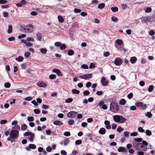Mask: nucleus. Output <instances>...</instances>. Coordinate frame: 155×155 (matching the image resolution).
<instances>
[{
    "mask_svg": "<svg viewBox=\"0 0 155 155\" xmlns=\"http://www.w3.org/2000/svg\"><path fill=\"white\" fill-rule=\"evenodd\" d=\"M135 105L137 107L140 108L143 110L145 109L147 107V105L142 102H136L135 104Z\"/></svg>",
    "mask_w": 155,
    "mask_h": 155,
    "instance_id": "nucleus-6",
    "label": "nucleus"
},
{
    "mask_svg": "<svg viewBox=\"0 0 155 155\" xmlns=\"http://www.w3.org/2000/svg\"><path fill=\"white\" fill-rule=\"evenodd\" d=\"M81 67L82 68L84 69H88V66L85 64L82 65Z\"/></svg>",
    "mask_w": 155,
    "mask_h": 155,
    "instance_id": "nucleus-51",
    "label": "nucleus"
},
{
    "mask_svg": "<svg viewBox=\"0 0 155 155\" xmlns=\"http://www.w3.org/2000/svg\"><path fill=\"white\" fill-rule=\"evenodd\" d=\"M77 114V113L76 112L74 111H71L67 114V116L69 117L74 118L76 117Z\"/></svg>",
    "mask_w": 155,
    "mask_h": 155,
    "instance_id": "nucleus-8",
    "label": "nucleus"
},
{
    "mask_svg": "<svg viewBox=\"0 0 155 155\" xmlns=\"http://www.w3.org/2000/svg\"><path fill=\"white\" fill-rule=\"evenodd\" d=\"M119 109L118 104L114 102H112L110 104V110L114 113H116Z\"/></svg>",
    "mask_w": 155,
    "mask_h": 155,
    "instance_id": "nucleus-3",
    "label": "nucleus"
},
{
    "mask_svg": "<svg viewBox=\"0 0 155 155\" xmlns=\"http://www.w3.org/2000/svg\"><path fill=\"white\" fill-rule=\"evenodd\" d=\"M133 97V94L132 93H130L127 96V97L129 99H131Z\"/></svg>",
    "mask_w": 155,
    "mask_h": 155,
    "instance_id": "nucleus-56",
    "label": "nucleus"
},
{
    "mask_svg": "<svg viewBox=\"0 0 155 155\" xmlns=\"http://www.w3.org/2000/svg\"><path fill=\"white\" fill-rule=\"evenodd\" d=\"M20 30L21 31L24 33H27L26 31V26L25 27H21L20 28Z\"/></svg>",
    "mask_w": 155,
    "mask_h": 155,
    "instance_id": "nucleus-25",
    "label": "nucleus"
},
{
    "mask_svg": "<svg viewBox=\"0 0 155 155\" xmlns=\"http://www.w3.org/2000/svg\"><path fill=\"white\" fill-rule=\"evenodd\" d=\"M26 35L25 34H21V35H19L18 36V38L19 39H21V38L25 37H26Z\"/></svg>",
    "mask_w": 155,
    "mask_h": 155,
    "instance_id": "nucleus-55",
    "label": "nucleus"
},
{
    "mask_svg": "<svg viewBox=\"0 0 155 155\" xmlns=\"http://www.w3.org/2000/svg\"><path fill=\"white\" fill-rule=\"evenodd\" d=\"M34 39L31 37H28L27 38V40H22L21 41L27 47H31L32 46V44L30 42H33Z\"/></svg>",
    "mask_w": 155,
    "mask_h": 155,
    "instance_id": "nucleus-4",
    "label": "nucleus"
},
{
    "mask_svg": "<svg viewBox=\"0 0 155 155\" xmlns=\"http://www.w3.org/2000/svg\"><path fill=\"white\" fill-rule=\"evenodd\" d=\"M125 149L123 147H120L118 149V151L119 152H125Z\"/></svg>",
    "mask_w": 155,
    "mask_h": 155,
    "instance_id": "nucleus-24",
    "label": "nucleus"
},
{
    "mask_svg": "<svg viewBox=\"0 0 155 155\" xmlns=\"http://www.w3.org/2000/svg\"><path fill=\"white\" fill-rule=\"evenodd\" d=\"M139 131L140 132L143 133L144 131V130L141 127H139L138 129Z\"/></svg>",
    "mask_w": 155,
    "mask_h": 155,
    "instance_id": "nucleus-53",
    "label": "nucleus"
},
{
    "mask_svg": "<svg viewBox=\"0 0 155 155\" xmlns=\"http://www.w3.org/2000/svg\"><path fill=\"white\" fill-rule=\"evenodd\" d=\"M153 88L154 86L153 85H151L150 86L148 91L150 92H151L153 91Z\"/></svg>",
    "mask_w": 155,
    "mask_h": 155,
    "instance_id": "nucleus-33",
    "label": "nucleus"
},
{
    "mask_svg": "<svg viewBox=\"0 0 155 155\" xmlns=\"http://www.w3.org/2000/svg\"><path fill=\"white\" fill-rule=\"evenodd\" d=\"M72 92L73 94H78L80 93V91L79 90H78L76 89H72Z\"/></svg>",
    "mask_w": 155,
    "mask_h": 155,
    "instance_id": "nucleus-26",
    "label": "nucleus"
},
{
    "mask_svg": "<svg viewBox=\"0 0 155 155\" xmlns=\"http://www.w3.org/2000/svg\"><path fill=\"white\" fill-rule=\"evenodd\" d=\"M61 43L59 42H56L54 43L55 45L57 47H58L61 46Z\"/></svg>",
    "mask_w": 155,
    "mask_h": 155,
    "instance_id": "nucleus-64",
    "label": "nucleus"
},
{
    "mask_svg": "<svg viewBox=\"0 0 155 155\" xmlns=\"http://www.w3.org/2000/svg\"><path fill=\"white\" fill-rule=\"evenodd\" d=\"M92 76V75L91 74H84L82 75H80L79 77L82 79H88L91 78Z\"/></svg>",
    "mask_w": 155,
    "mask_h": 155,
    "instance_id": "nucleus-7",
    "label": "nucleus"
},
{
    "mask_svg": "<svg viewBox=\"0 0 155 155\" xmlns=\"http://www.w3.org/2000/svg\"><path fill=\"white\" fill-rule=\"evenodd\" d=\"M126 103V100L124 99H122L120 101L119 104L121 105H124Z\"/></svg>",
    "mask_w": 155,
    "mask_h": 155,
    "instance_id": "nucleus-20",
    "label": "nucleus"
},
{
    "mask_svg": "<svg viewBox=\"0 0 155 155\" xmlns=\"http://www.w3.org/2000/svg\"><path fill=\"white\" fill-rule=\"evenodd\" d=\"M121 6L123 10H124L127 8V5L126 4H122Z\"/></svg>",
    "mask_w": 155,
    "mask_h": 155,
    "instance_id": "nucleus-43",
    "label": "nucleus"
},
{
    "mask_svg": "<svg viewBox=\"0 0 155 155\" xmlns=\"http://www.w3.org/2000/svg\"><path fill=\"white\" fill-rule=\"evenodd\" d=\"M105 6V4L103 3H102L101 4H100L98 6V8L99 9H103Z\"/></svg>",
    "mask_w": 155,
    "mask_h": 155,
    "instance_id": "nucleus-28",
    "label": "nucleus"
},
{
    "mask_svg": "<svg viewBox=\"0 0 155 155\" xmlns=\"http://www.w3.org/2000/svg\"><path fill=\"white\" fill-rule=\"evenodd\" d=\"M15 60L18 62H21L23 61L24 58L22 57L19 56L18 57L16 58Z\"/></svg>",
    "mask_w": 155,
    "mask_h": 155,
    "instance_id": "nucleus-17",
    "label": "nucleus"
},
{
    "mask_svg": "<svg viewBox=\"0 0 155 155\" xmlns=\"http://www.w3.org/2000/svg\"><path fill=\"white\" fill-rule=\"evenodd\" d=\"M40 51L42 54H45L46 53L47 50L46 48H41L40 49Z\"/></svg>",
    "mask_w": 155,
    "mask_h": 155,
    "instance_id": "nucleus-18",
    "label": "nucleus"
},
{
    "mask_svg": "<svg viewBox=\"0 0 155 155\" xmlns=\"http://www.w3.org/2000/svg\"><path fill=\"white\" fill-rule=\"evenodd\" d=\"M82 143V141L81 140H78L75 141V144L79 145L81 144Z\"/></svg>",
    "mask_w": 155,
    "mask_h": 155,
    "instance_id": "nucleus-59",
    "label": "nucleus"
},
{
    "mask_svg": "<svg viewBox=\"0 0 155 155\" xmlns=\"http://www.w3.org/2000/svg\"><path fill=\"white\" fill-rule=\"evenodd\" d=\"M53 123L56 125L60 126L63 124V123L61 121L57 120L54 121Z\"/></svg>",
    "mask_w": 155,
    "mask_h": 155,
    "instance_id": "nucleus-15",
    "label": "nucleus"
},
{
    "mask_svg": "<svg viewBox=\"0 0 155 155\" xmlns=\"http://www.w3.org/2000/svg\"><path fill=\"white\" fill-rule=\"evenodd\" d=\"M19 132L18 130H13L10 133V137L12 139H17L18 137Z\"/></svg>",
    "mask_w": 155,
    "mask_h": 155,
    "instance_id": "nucleus-5",
    "label": "nucleus"
},
{
    "mask_svg": "<svg viewBox=\"0 0 155 155\" xmlns=\"http://www.w3.org/2000/svg\"><path fill=\"white\" fill-rule=\"evenodd\" d=\"M133 144L134 147L137 150L145 151L147 149V147L144 146L141 143H138L136 142H133Z\"/></svg>",
    "mask_w": 155,
    "mask_h": 155,
    "instance_id": "nucleus-1",
    "label": "nucleus"
},
{
    "mask_svg": "<svg viewBox=\"0 0 155 155\" xmlns=\"http://www.w3.org/2000/svg\"><path fill=\"white\" fill-rule=\"evenodd\" d=\"M58 19L59 22L62 23L64 22V20L61 16H58Z\"/></svg>",
    "mask_w": 155,
    "mask_h": 155,
    "instance_id": "nucleus-34",
    "label": "nucleus"
},
{
    "mask_svg": "<svg viewBox=\"0 0 155 155\" xmlns=\"http://www.w3.org/2000/svg\"><path fill=\"white\" fill-rule=\"evenodd\" d=\"M117 44L119 45H121L123 43V41L121 39H118L115 41Z\"/></svg>",
    "mask_w": 155,
    "mask_h": 155,
    "instance_id": "nucleus-19",
    "label": "nucleus"
},
{
    "mask_svg": "<svg viewBox=\"0 0 155 155\" xmlns=\"http://www.w3.org/2000/svg\"><path fill=\"white\" fill-rule=\"evenodd\" d=\"M152 10V9L150 7H148L145 10V12L146 13H150Z\"/></svg>",
    "mask_w": 155,
    "mask_h": 155,
    "instance_id": "nucleus-23",
    "label": "nucleus"
},
{
    "mask_svg": "<svg viewBox=\"0 0 155 155\" xmlns=\"http://www.w3.org/2000/svg\"><path fill=\"white\" fill-rule=\"evenodd\" d=\"M46 150L48 152H50L52 151V148L50 146H49L46 148Z\"/></svg>",
    "mask_w": 155,
    "mask_h": 155,
    "instance_id": "nucleus-54",
    "label": "nucleus"
},
{
    "mask_svg": "<svg viewBox=\"0 0 155 155\" xmlns=\"http://www.w3.org/2000/svg\"><path fill=\"white\" fill-rule=\"evenodd\" d=\"M52 71L53 72L56 74L58 76H61L62 75V74L60 70L59 69H54L52 70Z\"/></svg>",
    "mask_w": 155,
    "mask_h": 155,
    "instance_id": "nucleus-11",
    "label": "nucleus"
},
{
    "mask_svg": "<svg viewBox=\"0 0 155 155\" xmlns=\"http://www.w3.org/2000/svg\"><path fill=\"white\" fill-rule=\"evenodd\" d=\"M7 1L5 0H0V3L1 4H5L6 3Z\"/></svg>",
    "mask_w": 155,
    "mask_h": 155,
    "instance_id": "nucleus-60",
    "label": "nucleus"
},
{
    "mask_svg": "<svg viewBox=\"0 0 155 155\" xmlns=\"http://www.w3.org/2000/svg\"><path fill=\"white\" fill-rule=\"evenodd\" d=\"M121 59L120 58H117L114 60V63L116 66H119L122 64Z\"/></svg>",
    "mask_w": 155,
    "mask_h": 155,
    "instance_id": "nucleus-9",
    "label": "nucleus"
},
{
    "mask_svg": "<svg viewBox=\"0 0 155 155\" xmlns=\"http://www.w3.org/2000/svg\"><path fill=\"white\" fill-rule=\"evenodd\" d=\"M106 130L104 128H101L100 129L99 131V134H104L105 133Z\"/></svg>",
    "mask_w": 155,
    "mask_h": 155,
    "instance_id": "nucleus-16",
    "label": "nucleus"
},
{
    "mask_svg": "<svg viewBox=\"0 0 155 155\" xmlns=\"http://www.w3.org/2000/svg\"><path fill=\"white\" fill-rule=\"evenodd\" d=\"M142 139L141 138H139L135 139L133 141V142H136L137 143L138 142L142 141Z\"/></svg>",
    "mask_w": 155,
    "mask_h": 155,
    "instance_id": "nucleus-41",
    "label": "nucleus"
},
{
    "mask_svg": "<svg viewBox=\"0 0 155 155\" xmlns=\"http://www.w3.org/2000/svg\"><path fill=\"white\" fill-rule=\"evenodd\" d=\"M34 134L31 133V134L29 136V140L31 142H32L34 140Z\"/></svg>",
    "mask_w": 155,
    "mask_h": 155,
    "instance_id": "nucleus-21",
    "label": "nucleus"
},
{
    "mask_svg": "<svg viewBox=\"0 0 155 155\" xmlns=\"http://www.w3.org/2000/svg\"><path fill=\"white\" fill-rule=\"evenodd\" d=\"M26 31L27 33L31 32L33 30V27L30 25H27L26 26Z\"/></svg>",
    "mask_w": 155,
    "mask_h": 155,
    "instance_id": "nucleus-12",
    "label": "nucleus"
},
{
    "mask_svg": "<svg viewBox=\"0 0 155 155\" xmlns=\"http://www.w3.org/2000/svg\"><path fill=\"white\" fill-rule=\"evenodd\" d=\"M12 30V26L11 25H9L8 26V33H11Z\"/></svg>",
    "mask_w": 155,
    "mask_h": 155,
    "instance_id": "nucleus-32",
    "label": "nucleus"
},
{
    "mask_svg": "<svg viewBox=\"0 0 155 155\" xmlns=\"http://www.w3.org/2000/svg\"><path fill=\"white\" fill-rule=\"evenodd\" d=\"M111 10L113 12H117L118 10V8L117 7H112Z\"/></svg>",
    "mask_w": 155,
    "mask_h": 155,
    "instance_id": "nucleus-44",
    "label": "nucleus"
},
{
    "mask_svg": "<svg viewBox=\"0 0 155 155\" xmlns=\"http://www.w3.org/2000/svg\"><path fill=\"white\" fill-rule=\"evenodd\" d=\"M155 34V32L153 30L150 31L149 32V34L150 36H153Z\"/></svg>",
    "mask_w": 155,
    "mask_h": 155,
    "instance_id": "nucleus-52",
    "label": "nucleus"
},
{
    "mask_svg": "<svg viewBox=\"0 0 155 155\" xmlns=\"http://www.w3.org/2000/svg\"><path fill=\"white\" fill-rule=\"evenodd\" d=\"M64 135L67 137L69 136L70 135V133L69 132H65L64 133Z\"/></svg>",
    "mask_w": 155,
    "mask_h": 155,
    "instance_id": "nucleus-58",
    "label": "nucleus"
},
{
    "mask_svg": "<svg viewBox=\"0 0 155 155\" xmlns=\"http://www.w3.org/2000/svg\"><path fill=\"white\" fill-rule=\"evenodd\" d=\"M60 46V48L61 50L64 49L66 48V45L65 44H63Z\"/></svg>",
    "mask_w": 155,
    "mask_h": 155,
    "instance_id": "nucleus-48",
    "label": "nucleus"
},
{
    "mask_svg": "<svg viewBox=\"0 0 155 155\" xmlns=\"http://www.w3.org/2000/svg\"><path fill=\"white\" fill-rule=\"evenodd\" d=\"M49 78L51 79H54L56 78V76L54 74H51L49 75Z\"/></svg>",
    "mask_w": 155,
    "mask_h": 155,
    "instance_id": "nucleus-40",
    "label": "nucleus"
},
{
    "mask_svg": "<svg viewBox=\"0 0 155 155\" xmlns=\"http://www.w3.org/2000/svg\"><path fill=\"white\" fill-rule=\"evenodd\" d=\"M7 122V121L5 120H1L0 122V123L1 124H3L6 123Z\"/></svg>",
    "mask_w": 155,
    "mask_h": 155,
    "instance_id": "nucleus-57",
    "label": "nucleus"
},
{
    "mask_svg": "<svg viewBox=\"0 0 155 155\" xmlns=\"http://www.w3.org/2000/svg\"><path fill=\"white\" fill-rule=\"evenodd\" d=\"M31 54L28 51L26 52L24 54V56L26 57H28Z\"/></svg>",
    "mask_w": 155,
    "mask_h": 155,
    "instance_id": "nucleus-50",
    "label": "nucleus"
},
{
    "mask_svg": "<svg viewBox=\"0 0 155 155\" xmlns=\"http://www.w3.org/2000/svg\"><path fill=\"white\" fill-rule=\"evenodd\" d=\"M114 120L118 123H123L127 120V119L123 116L115 115L113 116Z\"/></svg>",
    "mask_w": 155,
    "mask_h": 155,
    "instance_id": "nucleus-2",
    "label": "nucleus"
},
{
    "mask_svg": "<svg viewBox=\"0 0 155 155\" xmlns=\"http://www.w3.org/2000/svg\"><path fill=\"white\" fill-rule=\"evenodd\" d=\"M136 108H137L135 106L133 105V106H131L130 107V111L135 110L136 109Z\"/></svg>",
    "mask_w": 155,
    "mask_h": 155,
    "instance_id": "nucleus-38",
    "label": "nucleus"
},
{
    "mask_svg": "<svg viewBox=\"0 0 155 155\" xmlns=\"http://www.w3.org/2000/svg\"><path fill=\"white\" fill-rule=\"evenodd\" d=\"M27 128V126L25 124L21 126V129L23 130H25Z\"/></svg>",
    "mask_w": 155,
    "mask_h": 155,
    "instance_id": "nucleus-49",
    "label": "nucleus"
},
{
    "mask_svg": "<svg viewBox=\"0 0 155 155\" xmlns=\"http://www.w3.org/2000/svg\"><path fill=\"white\" fill-rule=\"evenodd\" d=\"M103 94V92L102 91H98L96 92V94L98 96H100Z\"/></svg>",
    "mask_w": 155,
    "mask_h": 155,
    "instance_id": "nucleus-62",
    "label": "nucleus"
},
{
    "mask_svg": "<svg viewBox=\"0 0 155 155\" xmlns=\"http://www.w3.org/2000/svg\"><path fill=\"white\" fill-rule=\"evenodd\" d=\"M111 18L112 21L114 22L117 21L118 20V19L115 16H112Z\"/></svg>",
    "mask_w": 155,
    "mask_h": 155,
    "instance_id": "nucleus-47",
    "label": "nucleus"
},
{
    "mask_svg": "<svg viewBox=\"0 0 155 155\" xmlns=\"http://www.w3.org/2000/svg\"><path fill=\"white\" fill-rule=\"evenodd\" d=\"M11 84L9 82L6 83L4 84V86L7 88H8L10 87Z\"/></svg>",
    "mask_w": 155,
    "mask_h": 155,
    "instance_id": "nucleus-37",
    "label": "nucleus"
},
{
    "mask_svg": "<svg viewBox=\"0 0 155 155\" xmlns=\"http://www.w3.org/2000/svg\"><path fill=\"white\" fill-rule=\"evenodd\" d=\"M29 148L32 149H35L36 148V146L34 144H31L29 145Z\"/></svg>",
    "mask_w": 155,
    "mask_h": 155,
    "instance_id": "nucleus-30",
    "label": "nucleus"
},
{
    "mask_svg": "<svg viewBox=\"0 0 155 155\" xmlns=\"http://www.w3.org/2000/svg\"><path fill=\"white\" fill-rule=\"evenodd\" d=\"M152 114L150 112H147L145 115L146 116L148 117L149 118H150L152 117Z\"/></svg>",
    "mask_w": 155,
    "mask_h": 155,
    "instance_id": "nucleus-36",
    "label": "nucleus"
},
{
    "mask_svg": "<svg viewBox=\"0 0 155 155\" xmlns=\"http://www.w3.org/2000/svg\"><path fill=\"white\" fill-rule=\"evenodd\" d=\"M101 82L102 85L104 86H107L108 84V82L107 81L104 77H103L102 78L101 80Z\"/></svg>",
    "mask_w": 155,
    "mask_h": 155,
    "instance_id": "nucleus-10",
    "label": "nucleus"
},
{
    "mask_svg": "<svg viewBox=\"0 0 155 155\" xmlns=\"http://www.w3.org/2000/svg\"><path fill=\"white\" fill-rule=\"evenodd\" d=\"M27 120L28 121L31 122L33 121L34 120V118L33 117H28Z\"/></svg>",
    "mask_w": 155,
    "mask_h": 155,
    "instance_id": "nucleus-46",
    "label": "nucleus"
},
{
    "mask_svg": "<svg viewBox=\"0 0 155 155\" xmlns=\"http://www.w3.org/2000/svg\"><path fill=\"white\" fill-rule=\"evenodd\" d=\"M36 36L38 40H39V41H41L42 39V37L41 34L40 33H38L37 34Z\"/></svg>",
    "mask_w": 155,
    "mask_h": 155,
    "instance_id": "nucleus-31",
    "label": "nucleus"
},
{
    "mask_svg": "<svg viewBox=\"0 0 155 155\" xmlns=\"http://www.w3.org/2000/svg\"><path fill=\"white\" fill-rule=\"evenodd\" d=\"M72 99L71 98H68L65 101V102L67 103L71 102L72 101Z\"/></svg>",
    "mask_w": 155,
    "mask_h": 155,
    "instance_id": "nucleus-42",
    "label": "nucleus"
},
{
    "mask_svg": "<svg viewBox=\"0 0 155 155\" xmlns=\"http://www.w3.org/2000/svg\"><path fill=\"white\" fill-rule=\"evenodd\" d=\"M74 12L75 13H80L81 12V10L80 9L75 8L74 9Z\"/></svg>",
    "mask_w": 155,
    "mask_h": 155,
    "instance_id": "nucleus-63",
    "label": "nucleus"
},
{
    "mask_svg": "<svg viewBox=\"0 0 155 155\" xmlns=\"http://www.w3.org/2000/svg\"><path fill=\"white\" fill-rule=\"evenodd\" d=\"M74 120H69L68 121V125L71 126L74 123Z\"/></svg>",
    "mask_w": 155,
    "mask_h": 155,
    "instance_id": "nucleus-35",
    "label": "nucleus"
},
{
    "mask_svg": "<svg viewBox=\"0 0 155 155\" xmlns=\"http://www.w3.org/2000/svg\"><path fill=\"white\" fill-rule=\"evenodd\" d=\"M74 54V51L73 50H72L71 49L69 50L68 51V54L69 55H70V56L72 55H73Z\"/></svg>",
    "mask_w": 155,
    "mask_h": 155,
    "instance_id": "nucleus-29",
    "label": "nucleus"
},
{
    "mask_svg": "<svg viewBox=\"0 0 155 155\" xmlns=\"http://www.w3.org/2000/svg\"><path fill=\"white\" fill-rule=\"evenodd\" d=\"M68 143V140H65L61 142V145L63 144L64 146H66Z\"/></svg>",
    "mask_w": 155,
    "mask_h": 155,
    "instance_id": "nucleus-27",
    "label": "nucleus"
},
{
    "mask_svg": "<svg viewBox=\"0 0 155 155\" xmlns=\"http://www.w3.org/2000/svg\"><path fill=\"white\" fill-rule=\"evenodd\" d=\"M146 134L148 136H150L152 135V132L150 130H147L145 131Z\"/></svg>",
    "mask_w": 155,
    "mask_h": 155,
    "instance_id": "nucleus-22",
    "label": "nucleus"
},
{
    "mask_svg": "<svg viewBox=\"0 0 155 155\" xmlns=\"http://www.w3.org/2000/svg\"><path fill=\"white\" fill-rule=\"evenodd\" d=\"M104 104V102L103 101H101L98 102V103L96 104L97 106H99L103 105Z\"/></svg>",
    "mask_w": 155,
    "mask_h": 155,
    "instance_id": "nucleus-61",
    "label": "nucleus"
},
{
    "mask_svg": "<svg viewBox=\"0 0 155 155\" xmlns=\"http://www.w3.org/2000/svg\"><path fill=\"white\" fill-rule=\"evenodd\" d=\"M124 130V128L121 127H118L117 129V131L120 133Z\"/></svg>",
    "mask_w": 155,
    "mask_h": 155,
    "instance_id": "nucleus-45",
    "label": "nucleus"
},
{
    "mask_svg": "<svg viewBox=\"0 0 155 155\" xmlns=\"http://www.w3.org/2000/svg\"><path fill=\"white\" fill-rule=\"evenodd\" d=\"M137 60V58L135 56L131 57L130 59V61L131 62V63L132 64L135 63L136 62Z\"/></svg>",
    "mask_w": 155,
    "mask_h": 155,
    "instance_id": "nucleus-14",
    "label": "nucleus"
},
{
    "mask_svg": "<svg viewBox=\"0 0 155 155\" xmlns=\"http://www.w3.org/2000/svg\"><path fill=\"white\" fill-rule=\"evenodd\" d=\"M37 85L39 87H45L47 86V84L43 81H39L37 83Z\"/></svg>",
    "mask_w": 155,
    "mask_h": 155,
    "instance_id": "nucleus-13",
    "label": "nucleus"
},
{
    "mask_svg": "<svg viewBox=\"0 0 155 155\" xmlns=\"http://www.w3.org/2000/svg\"><path fill=\"white\" fill-rule=\"evenodd\" d=\"M90 94V92L88 91H85L83 92L84 95L85 96H88Z\"/></svg>",
    "mask_w": 155,
    "mask_h": 155,
    "instance_id": "nucleus-39",
    "label": "nucleus"
}]
</instances>
